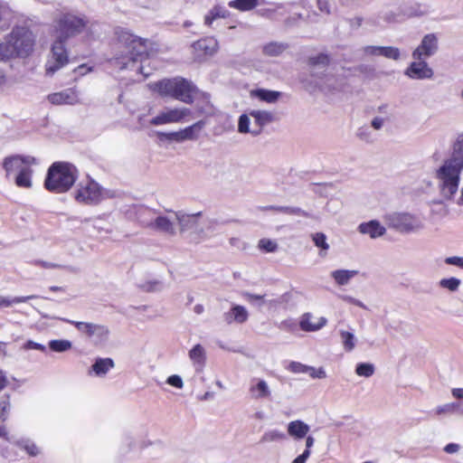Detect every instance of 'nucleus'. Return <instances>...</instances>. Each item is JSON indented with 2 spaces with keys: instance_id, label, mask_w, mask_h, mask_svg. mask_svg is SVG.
Returning <instances> with one entry per match:
<instances>
[{
  "instance_id": "f257e3e1",
  "label": "nucleus",
  "mask_w": 463,
  "mask_h": 463,
  "mask_svg": "<svg viewBox=\"0 0 463 463\" xmlns=\"http://www.w3.org/2000/svg\"><path fill=\"white\" fill-rule=\"evenodd\" d=\"M463 171V135L457 137L449 156L435 171V177L441 196L452 200L458 193L460 175Z\"/></svg>"
},
{
  "instance_id": "f03ea898",
  "label": "nucleus",
  "mask_w": 463,
  "mask_h": 463,
  "mask_svg": "<svg viewBox=\"0 0 463 463\" xmlns=\"http://www.w3.org/2000/svg\"><path fill=\"white\" fill-rule=\"evenodd\" d=\"M79 170L67 161H55L47 169L43 187L52 194H65L75 184Z\"/></svg>"
},
{
  "instance_id": "7ed1b4c3",
  "label": "nucleus",
  "mask_w": 463,
  "mask_h": 463,
  "mask_svg": "<svg viewBox=\"0 0 463 463\" xmlns=\"http://www.w3.org/2000/svg\"><path fill=\"white\" fill-rule=\"evenodd\" d=\"M37 159L30 155H12L5 156L2 166L6 177L16 172L14 184L17 187L30 189L33 186V165H37Z\"/></svg>"
},
{
  "instance_id": "20e7f679",
  "label": "nucleus",
  "mask_w": 463,
  "mask_h": 463,
  "mask_svg": "<svg viewBox=\"0 0 463 463\" xmlns=\"http://www.w3.org/2000/svg\"><path fill=\"white\" fill-rule=\"evenodd\" d=\"M152 90L163 98H172L186 104H192L197 93L196 87L182 77L160 80L152 85Z\"/></svg>"
},
{
  "instance_id": "39448f33",
  "label": "nucleus",
  "mask_w": 463,
  "mask_h": 463,
  "mask_svg": "<svg viewBox=\"0 0 463 463\" xmlns=\"http://www.w3.org/2000/svg\"><path fill=\"white\" fill-rule=\"evenodd\" d=\"M117 43L122 44L128 51L131 61H144L150 57L149 41L132 33L128 29L118 26L114 29Z\"/></svg>"
},
{
  "instance_id": "423d86ee",
  "label": "nucleus",
  "mask_w": 463,
  "mask_h": 463,
  "mask_svg": "<svg viewBox=\"0 0 463 463\" xmlns=\"http://www.w3.org/2000/svg\"><path fill=\"white\" fill-rule=\"evenodd\" d=\"M89 25L85 15H77L73 13H62L53 21L52 35L68 41L82 33Z\"/></svg>"
},
{
  "instance_id": "0eeeda50",
  "label": "nucleus",
  "mask_w": 463,
  "mask_h": 463,
  "mask_svg": "<svg viewBox=\"0 0 463 463\" xmlns=\"http://www.w3.org/2000/svg\"><path fill=\"white\" fill-rule=\"evenodd\" d=\"M5 44L11 52V58H25L31 55L35 45V36L25 25L14 26L6 37Z\"/></svg>"
},
{
  "instance_id": "6e6552de",
  "label": "nucleus",
  "mask_w": 463,
  "mask_h": 463,
  "mask_svg": "<svg viewBox=\"0 0 463 463\" xmlns=\"http://www.w3.org/2000/svg\"><path fill=\"white\" fill-rule=\"evenodd\" d=\"M384 219L390 228L402 233L418 232L425 227L420 217L408 213H389Z\"/></svg>"
},
{
  "instance_id": "1a4fd4ad",
  "label": "nucleus",
  "mask_w": 463,
  "mask_h": 463,
  "mask_svg": "<svg viewBox=\"0 0 463 463\" xmlns=\"http://www.w3.org/2000/svg\"><path fill=\"white\" fill-rule=\"evenodd\" d=\"M74 199L82 204L96 205L103 199L102 187L95 180L88 177L78 184L74 192Z\"/></svg>"
},
{
  "instance_id": "9d476101",
  "label": "nucleus",
  "mask_w": 463,
  "mask_h": 463,
  "mask_svg": "<svg viewBox=\"0 0 463 463\" xmlns=\"http://www.w3.org/2000/svg\"><path fill=\"white\" fill-rule=\"evenodd\" d=\"M67 41L55 37L52 47L51 56L45 65V71L48 75H52L57 71L66 66L69 61V52L66 48Z\"/></svg>"
},
{
  "instance_id": "9b49d317",
  "label": "nucleus",
  "mask_w": 463,
  "mask_h": 463,
  "mask_svg": "<svg viewBox=\"0 0 463 463\" xmlns=\"http://www.w3.org/2000/svg\"><path fill=\"white\" fill-rule=\"evenodd\" d=\"M191 110L187 108H172L161 111L158 115L151 118L152 126H161L184 121L191 116Z\"/></svg>"
},
{
  "instance_id": "f8f14e48",
  "label": "nucleus",
  "mask_w": 463,
  "mask_h": 463,
  "mask_svg": "<svg viewBox=\"0 0 463 463\" xmlns=\"http://www.w3.org/2000/svg\"><path fill=\"white\" fill-rule=\"evenodd\" d=\"M438 51V39L435 34H426L420 44L413 51L414 60H426L434 55Z\"/></svg>"
},
{
  "instance_id": "ddd939ff",
  "label": "nucleus",
  "mask_w": 463,
  "mask_h": 463,
  "mask_svg": "<svg viewBox=\"0 0 463 463\" xmlns=\"http://www.w3.org/2000/svg\"><path fill=\"white\" fill-rule=\"evenodd\" d=\"M404 74L412 80H430L434 72L426 60H415L407 67Z\"/></svg>"
},
{
  "instance_id": "4468645a",
  "label": "nucleus",
  "mask_w": 463,
  "mask_h": 463,
  "mask_svg": "<svg viewBox=\"0 0 463 463\" xmlns=\"http://www.w3.org/2000/svg\"><path fill=\"white\" fill-rule=\"evenodd\" d=\"M47 99L52 105H75L80 102L78 91L75 88L51 93L47 96Z\"/></svg>"
},
{
  "instance_id": "2eb2a0df",
  "label": "nucleus",
  "mask_w": 463,
  "mask_h": 463,
  "mask_svg": "<svg viewBox=\"0 0 463 463\" xmlns=\"http://www.w3.org/2000/svg\"><path fill=\"white\" fill-rule=\"evenodd\" d=\"M249 394L252 400H269L271 398V391L268 383L260 378L250 381Z\"/></svg>"
},
{
  "instance_id": "dca6fc26",
  "label": "nucleus",
  "mask_w": 463,
  "mask_h": 463,
  "mask_svg": "<svg viewBox=\"0 0 463 463\" xmlns=\"http://www.w3.org/2000/svg\"><path fill=\"white\" fill-rule=\"evenodd\" d=\"M313 319L314 317L310 313H305L299 321L300 328L305 332H315L325 326L327 322L326 318L323 317L316 318V321H313Z\"/></svg>"
},
{
  "instance_id": "f3484780",
  "label": "nucleus",
  "mask_w": 463,
  "mask_h": 463,
  "mask_svg": "<svg viewBox=\"0 0 463 463\" xmlns=\"http://www.w3.org/2000/svg\"><path fill=\"white\" fill-rule=\"evenodd\" d=\"M358 231L363 234H368L373 239L383 236L386 232L385 228L376 220L361 223L358 226Z\"/></svg>"
},
{
  "instance_id": "a211bd4d",
  "label": "nucleus",
  "mask_w": 463,
  "mask_h": 463,
  "mask_svg": "<svg viewBox=\"0 0 463 463\" xmlns=\"http://www.w3.org/2000/svg\"><path fill=\"white\" fill-rule=\"evenodd\" d=\"M248 317L249 314L247 309L240 305L233 306L224 314V319L228 324H242L248 319Z\"/></svg>"
},
{
  "instance_id": "6ab92c4d",
  "label": "nucleus",
  "mask_w": 463,
  "mask_h": 463,
  "mask_svg": "<svg viewBox=\"0 0 463 463\" xmlns=\"http://www.w3.org/2000/svg\"><path fill=\"white\" fill-rule=\"evenodd\" d=\"M67 322L73 325L80 332L85 334L89 337H91L94 335H102L106 332V329L103 326L71 320H67Z\"/></svg>"
},
{
  "instance_id": "aec40b11",
  "label": "nucleus",
  "mask_w": 463,
  "mask_h": 463,
  "mask_svg": "<svg viewBox=\"0 0 463 463\" xmlns=\"http://www.w3.org/2000/svg\"><path fill=\"white\" fill-rule=\"evenodd\" d=\"M309 430V426L302 420H293L288 424V433L295 439L305 438Z\"/></svg>"
},
{
  "instance_id": "412c9836",
  "label": "nucleus",
  "mask_w": 463,
  "mask_h": 463,
  "mask_svg": "<svg viewBox=\"0 0 463 463\" xmlns=\"http://www.w3.org/2000/svg\"><path fill=\"white\" fill-rule=\"evenodd\" d=\"M249 115L254 118V124L256 128H260V131L262 128L272 121H274V114L267 110L254 109L249 112Z\"/></svg>"
},
{
  "instance_id": "4be33fe9",
  "label": "nucleus",
  "mask_w": 463,
  "mask_h": 463,
  "mask_svg": "<svg viewBox=\"0 0 463 463\" xmlns=\"http://www.w3.org/2000/svg\"><path fill=\"white\" fill-rule=\"evenodd\" d=\"M149 227L169 235L175 234L174 223L165 216L156 217L155 221L149 224Z\"/></svg>"
},
{
  "instance_id": "5701e85b",
  "label": "nucleus",
  "mask_w": 463,
  "mask_h": 463,
  "mask_svg": "<svg viewBox=\"0 0 463 463\" xmlns=\"http://www.w3.org/2000/svg\"><path fill=\"white\" fill-rule=\"evenodd\" d=\"M280 96L281 93L279 91L265 89H258L250 91V97L258 98L260 100L267 103H275Z\"/></svg>"
},
{
  "instance_id": "b1692460",
  "label": "nucleus",
  "mask_w": 463,
  "mask_h": 463,
  "mask_svg": "<svg viewBox=\"0 0 463 463\" xmlns=\"http://www.w3.org/2000/svg\"><path fill=\"white\" fill-rule=\"evenodd\" d=\"M328 64H329V57H328V55H326L325 53H320L317 56L310 57L308 60V65L311 68V74L313 76L321 77L318 73H317L315 71V70L317 68H318V69H322L323 71H325L326 69V67L328 66Z\"/></svg>"
},
{
  "instance_id": "393cba45",
  "label": "nucleus",
  "mask_w": 463,
  "mask_h": 463,
  "mask_svg": "<svg viewBox=\"0 0 463 463\" xmlns=\"http://www.w3.org/2000/svg\"><path fill=\"white\" fill-rule=\"evenodd\" d=\"M250 115L249 114H242L240 116L238 120V131L241 134H246L250 133L252 136L256 137L260 134V128H256L255 125L252 128H250Z\"/></svg>"
},
{
  "instance_id": "a878e982",
  "label": "nucleus",
  "mask_w": 463,
  "mask_h": 463,
  "mask_svg": "<svg viewBox=\"0 0 463 463\" xmlns=\"http://www.w3.org/2000/svg\"><path fill=\"white\" fill-rule=\"evenodd\" d=\"M357 273V270L336 269L331 272V277L338 285L344 286L348 284L350 279L356 276Z\"/></svg>"
},
{
  "instance_id": "bb28decb",
  "label": "nucleus",
  "mask_w": 463,
  "mask_h": 463,
  "mask_svg": "<svg viewBox=\"0 0 463 463\" xmlns=\"http://www.w3.org/2000/svg\"><path fill=\"white\" fill-rule=\"evenodd\" d=\"M230 16V12L223 6L215 5L209 11V14L204 16V24L212 25L213 21L218 18H227Z\"/></svg>"
},
{
  "instance_id": "cd10ccee",
  "label": "nucleus",
  "mask_w": 463,
  "mask_h": 463,
  "mask_svg": "<svg viewBox=\"0 0 463 463\" xmlns=\"http://www.w3.org/2000/svg\"><path fill=\"white\" fill-rule=\"evenodd\" d=\"M230 16V12L223 6L215 5L209 11V14L204 16V24L212 25L213 21L218 18H227Z\"/></svg>"
},
{
  "instance_id": "c85d7f7f",
  "label": "nucleus",
  "mask_w": 463,
  "mask_h": 463,
  "mask_svg": "<svg viewBox=\"0 0 463 463\" xmlns=\"http://www.w3.org/2000/svg\"><path fill=\"white\" fill-rule=\"evenodd\" d=\"M203 128V121H198L195 124L182 129L184 141L194 140L199 137Z\"/></svg>"
},
{
  "instance_id": "c756f323",
  "label": "nucleus",
  "mask_w": 463,
  "mask_h": 463,
  "mask_svg": "<svg viewBox=\"0 0 463 463\" xmlns=\"http://www.w3.org/2000/svg\"><path fill=\"white\" fill-rule=\"evenodd\" d=\"M114 366V362L110 358H99L92 365V369L96 374H105L110 368Z\"/></svg>"
},
{
  "instance_id": "7c9ffc66",
  "label": "nucleus",
  "mask_w": 463,
  "mask_h": 463,
  "mask_svg": "<svg viewBox=\"0 0 463 463\" xmlns=\"http://www.w3.org/2000/svg\"><path fill=\"white\" fill-rule=\"evenodd\" d=\"M228 5L232 8L245 12L255 8L258 5V0H232Z\"/></svg>"
},
{
  "instance_id": "2f4dec72",
  "label": "nucleus",
  "mask_w": 463,
  "mask_h": 463,
  "mask_svg": "<svg viewBox=\"0 0 463 463\" xmlns=\"http://www.w3.org/2000/svg\"><path fill=\"white\" fill-rule=\"evenodd\" d=\"M287 48L288 45L282 43H269L263 47V52L269 56H278Z\"/></svg>"
},
{
  "instance_id": "473e14b6",
  "label": "nucleus",
  "mask_w": 463,
  "mask_h": 463,
  "mask_svg": "<svg viewBox=\"0 0 463 463\" xmlns=\"http://www.w3.org/2000/svg\"><path fill=\"white\" fill-rule=\"evenodd\" d=\"M375 372V367L371 363H359L355 367V373L365 378L371 377Z\"/></svg>"
},
{
  "instance_id": "72a5a7b5",
  "label": "nucleus",
  "mask_w": 463,
  "mask_h": 463,
  "mask_svg": "<svg viewBox=\"0 0 463 463\" xmlns=\"http://www.w3.org/2000/svg\"><path fill=\"white\" fill-rule=\"evenodd\" d=\"M341 339L345 351L350 352L355 346V338L353 333L347 331H340Z\"/></svg>"
},
{
  "instance_id": "f704fd0d",
  "label": "nucleus",
  "mask_w": 463,
  "mask_h": 463,
  "mask_svg": "<svg viewBox=\"0 0 463 463\" xmlns=\"http://www.w3.org/2000/svg\"><path fill=\"white\" fill-rule=\"evenodd\" d=\"M219 50L218 41L213 37L204 38V56H213Z\"/></svg>"
},
{
  "instance_id": "c9c22d12",
  "label": "nucleus",
  "mask_w": 463,
  "mask_h": 463,
  "mask_svg": "<svg viewBox=\"0 0 463 463\" xmlns=\"http://www.w3.org/2000/svg\"><path fill=\"white\" fill-rule=\"evenodd\" d=\"M312 240L315 245L321 249V251H326L329 249V244L326 242V236L323 232H317L312 234ZM321 256H324L322 252H320Z\"/></svg>"
},
{
  "instance_id": "e433bc0d",
  "label": "nucleus",
  "mask_w": 463,
  "mask_h": 463,
  "mask_svg": "<svg viewBox=\"0 0 463 463\" xmlns=\"http://www.w3.org/2000/svg\"><path fill=\"white\" fill-rule=\"evenodd\" d=\"M49 347L54 352H65L71 347V343L68 340H52Z\"/></svg>"
},
{
  "instance_id": "4c0bfd02",
  "label": "nucleus",
  "mask_w": 463,
  "mask_h": 463,
  "mask_svg": "<svg viewBox=\"0 0 463 463\" xmlns=\"http://www.w3.org/2000/svg\"><path fill=\"white\" fill-rule=\"evenodd\" d=\"M460 283V279L452 277L449 279H442L439 281V286L443 288L449 289V291L455 292L458 289Z\"/></svg>"
},
{
  "instance_id": "58836bf2",
  "label": "nucleus",
  "mask_w": 463,
  "mask_h": 463,
  "mask_svg": "<svg viewBox=\"0 0 463 463\" xmlns=\"http://www.w3.org/2000/svg\"><path fill=\"white\" fill-rule=\"evenodd\" d=\"M286 439V435L283 432L273 430L267 431L263 434L261 440L264 442L279 441Z\"/></svg>"
},
{
  "instance_id": "ea45409f",
  "label": "nucleus",
  "mask_w": 463,
  "mask_h": 463,
  "mask_svg": "<svg viewBox=\"0 0 463 463\" xmlns=\"http://www.w3.org/2000/svg\"><path fill=\"white\" fill-rule=\"evenodd\" d=\"M258 246L266 252H275L278 249V243L270 239H261Z\"/></svg>"
},
{
  "instance_id": "a19ab883",
  "label": "nucleus",
  "mask_w": 463,
  "mask_h": 463,
  "mask_svg": "<svg viewBox=\"0 0 463 463\" xmlns=\"http://www.w3.org/2000/svg\"><path fill=\"white\" fill-rule=\"evenodd\" d=\"M382 56L387 59L398 61L400 59L401 52L400 50L396 47L383 46Z\"/></svg>"
},
{
  "instance_id": "79ce46f5",
  "label": "nucleus",
  "mask_w": 463,
  "mask_h": 463,
  "mask_svg": "<svg viewBox=\"0 0 463 463\" xmlns=\"http://www.w3.org/2000/svg\"><path fill=\"white\" fill-rule=\"evenodd\" d=\"M383 46L367 45L360 51L364 56H382Z\"/></svg>"
},
{
  "instance_id": "37998d69",
  "label": "nucleus",
  "mask_w": 463,
  "mask_h": 463,
  "mask_svg": "<svg viewBox=\"0 0 463 463\" xmlns=\"http://www.w3.org/2000/svg\"><path fill=\"white\" fill-rule=\"evenodd\" d=\"M278 211L281 212V213H288V214H296V215L309 217V214L307 212H305L302 209L298 208V207L284 206V207L278 208Z\"/></svg>"
},
{
  "instance_id": "c03bdc74",
  "label": "nucleus",
  "mask_w": 463,
  "mask_h": 463,
  "mask_svg": "<svg viewBox=\"0 0 463 463\" xmlns=\"http://www.w3.org/2000/svg\"><path fill=\"white\" fill-rule=\"evenodd\" d=\"M288 369L294 373H307L308 371V365L302 364L298 362H291Z\"/></svg>"
},
{
  "instance_id": "a18cd8bd",
  "label": "nucleus",
  "mask_w": 463,
  "mask_h": 463,
  "mask_svg": "<svg viewBox=\"0 0 463 463\" xmlns=\"http://www.w3.org/2000/svg\"><path fill=\"white\" fill-rule=\"evenodd\" d=\"M434 414L436 416H449L453 415L451 412L449 403H445L435 408Z\"/></svg>"
},
{
  "instance_id": "49530a36",
  "label": "nucleus",
  "mask_w": 463,
  "mask_h": 463,
  "mask_svg": "<svg viewBox=\"0 0 463 463\" xmlns=\"http://www.w3.org/2000/svg\"><path fill=\"white\" fill-rule=\"evenodd\" d=\"M313 379H324L326 377V373L323 368L316 369L312 366H308L307 373Z\"/></svg>"
},
{
  "instance_id": "de8ad7c7",
  "label": "nucleus",
  "mask_w": 463,
  "mask_h": 463,
  "mask_svg": "<svg viewBox=\"0 0 463 463\" xmlns=\"http://www.w3.org/2000/svg\"><path fill=\"white\" fill-rule=\"evenodd\" d=\"M161 137H164L165 139L175 142H183V135L182 130L170 132V133H162Z\"/></svg>"
},
{
  "instance_id": "09e8293b",
  "label": "nucleus",
  "mask_w": 463,
  "mask_h": 463,
  "mask_svg": "<svg viewBox=\"0 0 463 463\" xmlns=\"http://www.w3.org/2000/svg\"><path fill=\"white\" fill-rule=\"evenodd\" d=\"M339 298H341L345 302L355 305V306L360 307H362L364 309H367L366 306L362 301H360V300H358V299H356V298H353L351 296L340 295Z\"/></svg>"
},
{
  "instance_id": "8fccbe9b",
  "label": "nucleus",
  "mask_w": 463,
  "mask_h": 463,
  "mask_svg": "<svg viewBox=\"0 0 463 463\" xmlns=\"http://www.w3.org/2000/svg\"><path fill=\"white\" fill-rule=\"evenodd\" d=\"M166 383L175 388L181 389L183 387V380L179 375L174 374L167 378Z\"/></svg>"
},
{
  "instance_id": "3c124183",
  "label": "nucleus",
  "mask_w": 463,
  "mask_h": 463,
  "mask_svg": "<svg viewBox=\"0 0 463 463\" xmlns=\"http://www.w3.org/2000/svg\"><path fill=\"white\" fill-rule=\"evenodd\" d=\"M444 261L448 265H453V266H457L458 268L463 269V257H458V256L448 257L445 259Z\"/></svg>"
},
{
  "instance_id": "603ef678",
  "label": "nucleus",
  "mask_w": 463,
  "mask_h": 463,
  "mask_svg": "<svg viewBox=\"0 0 463 463\" xmlns=\"http://www.w3.org/2000/svg\"><path fill=\"white\" fill-rule=\"evenodd\" d=\"M190 358L197 361L203 355V347L201 345H196L189 353Z\"/></svg>"
},
{
  "instance_id": "864d4df0",
  "label": "nucleus",
  "mask_w": 463,
  "mask_h": 463,
  "mask_svg": "<svg viewBox=\"0 0 463 463\" xmlns=\"http://www.w3.org/2000/svg\"><path fill=\"white\" fill-rule=\"evenodd\" d=\"M452 414L463 415V402H449Z\"/></svg>"
},
{
  "instance_id": "5fc2aeb1",
  "label": "nucleus",
  "mask_w": 463,
  "mask_h": 463,
  "mask_svg": "<svg viewBox=\"0 0 463 463\" xmlns=\"http://www.w3.org/2000/svg\"><path fill=\"white\" fill-rule=\"evenodd\" d=\"M8 50V46L5 43H0V61L11 59V52H9Z\"/></svg>"
},
{
  "instance_id": "6e6d98bb",
  "label": "nucleus",
  "mask_w": 463,
  "mask_h": 463,
  "mask_svg": "<svg viewBox=\"0 0 463 463\" xmlns=\"http://www.w3.org/2000/svg\"><path fill=\"white\" fill-rule=\"evenodd\" d=\"M311 451L309 449H305L304 452L297 457L292 463H306L307 458L310 457Z\"/></svg>"
},
{
  "instance_id": "4d7b16f0",
  "label": "nucleus",
  "mask_w": 463,
  "mask_h": 463,
  "mask_svg": "<svg viewBox=\"0 0 463 463\" xmlns=\"http://www.w3.org/2000/svg\"><path fill=\"white\" fill-rule=\"evenodd\" d=\"M384 122H385V118H380V117H375L373 118V120L371 122V126L375 130H380L383 128Z\"/></svg>"
},
{
  "instance_id": "13d9d810",
  "label": "nucleus",
  "mask_w": 463,
  "mask_h": 463,
  "mask_svg": "<svg viewBox=\"0 0 463 463\" xmlns=\"http://www.w3.org/2000/svg\"><path fill=\"white\" fill-rule=\"evenodd\" d=\"M459 450V445L456 443H449L444 447V451L448 454H455Z\"/></svg>"
},
{
  "instance_id": "bf43d9fd",
  "label": "nucleus",
  "mask_w": 463,
  "mask_h": 463,
  "mask_svg": "<svg viewBox=\"0 0 463 463\" xmlns=\"http://www.w3.org/2000/svg\"><path fill=\"white\" fill-rule=\"evenodd\" d=\"M369 136L370 133L366 128H360L357 132V137L362 140L369 141Z\"/></svg>"
},
{
  "instance_id": "052dcab7",
  "label": "nucleus",
  "mask_w": 463,
  "mask_h": 463,
  "mask_svg": "<svg viewBox=\"0 0 463 463\" xmlns=\"http://www.w3.org/2000/svg\"><path fill=\"white\" fill-rule=\"evenodd\" d=\"M35 265L40 266L43 269H54V268L58 267V265H56V264L43 261V260H36Z\"/></svg>"
},
{
  "instance_id": "680f3d73",
  "label": "nucleus",
  "mask_w": 463,
  "mask_h": 463,
  "mask_svg": "<svg viewBox=\"0 0 463 463\" xmlns=\"http://www.w3.org/2000/svg\"><path fill=\"white\" fill-rule=\"evenodd\" d=\"M451 393L455 399L463 400V388H454Z\"/></svg>"
},
{
  "instance_id": "e2e57ef3",
  "label": "nucleus",
  "mask_w": 463,
  "mask_h": 463,
  "mask_svg": "<svg viewBox=\"0 0 463 463\" xmlns=\"http://www.w3.org/2000/svg\"><path fill=\"white\" fill-rule=\"evenodd\" d=\"M246 298L250 302H255L261 301L264 296L247 293Z\"/></svg>"
},
{
  "instance_id": "0e129e2a",
  "label": "nucleus",
  "mask_w": 463,
  "mask_h": 463,
  "mask_svg": "<svg viewBox=\"0 0 463 463\" xmlns=\"http://www.w3.org/2000/svg\"><path fill=\"white\" fill-rule=\"evenodd\" d=\"M8 383L7 378L5 373L0 370V392L4 390Z\"/></svg>"
},
{
  "instance_id": "69168bd1",
  "label": "nucleus",
  "mask_w": 463,
  "mask_h": 463,
  "mask_svg": "<svg viewBox=\"0 0 463 463\" xmlns=\"http://www.w3.org/2000/svg\"><path fill=\"white\" fill-rule=\"evenodd\" d=\"M27 346L30 347V348L36 349V350H41V351H43L45 349V347L43 345H42L41 344L34 343L33 341H28L27 342Z\"/></svg>"
},
{
  "instance_id": "338daca9",
  "label": "nucleus",
  "mask_w": 463,
  "mask_h": 463,
  "mask_svg": "<svg viewBox=\"0 0 463 463\" xmlns=\"http://www.w3.org/2000/svg\"><path fill=\"white\" fill-rule=\"evenodd\" d=\"M317 4H318V6H319V9L322 12L329 13V8H328L327 3L326 1L317 0Z\"/></svg>"
},
{
  "instance_id": "774afa93",
  "label": "nucleus",
  "mask_w": 463,
  "mask_h": 463,
  "mask_svg": "<svg viewBox=\"0 0 463 463\" xmlns=\"http://www.w3.org/2000/svg\"><path fill=\"white\" fill-rule=\"evenodd\" d=\"M25 449L31 456H36L38 454V449L34 445L26 446Z\"/></svg>"
}]
</instances>
